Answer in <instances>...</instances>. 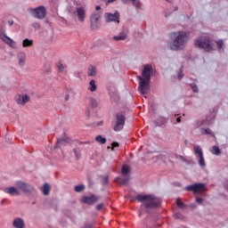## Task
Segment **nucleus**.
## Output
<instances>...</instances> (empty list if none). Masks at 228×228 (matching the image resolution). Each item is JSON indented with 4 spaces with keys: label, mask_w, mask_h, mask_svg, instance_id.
<instances>
[{
    "label": "nucleus",
    "mask_w": 228,
    "mask_h": 228,
    "mask_svg": "<svg viewBox=\"0 0 228 228\" xmlns=\"http://www.w3.org/2000/svg\"><path fill=\"white\" fill-rule=\"evenodd\" d=\"M9 26H13V21H8Z\"/></svg>",
    "instance_id": "nucleus-54"
},
{
    "label": "nucleus",
    "mask_w": 228,
    "mask_h": 228,
    "mask_svg": "<svg viewBox=\"0 0 228 228\" xmlns=\"http://www.w3.org/2000/svg\"><path fill=\"white\" fill-rule=\"evenodd\" d=\"M176 206H177L178 208H180V209H184V208H185L184 203H183V201H180V200H177V201H176Z\"/></svg>",
    "instance_id": "nucleus-40"
},
{
    "label": "nucleus",
    "mask_w": 228,
    "mask_h": 228,
    "mask_svg": "<svg viewBox=\"0 0 228 228\" xmlns=\"http://www.w3.org/2000/svg\"><path fill=\"white\" fill-rule=\"evenodd\" d=\"M194 45L198 49H203L206 53H211L213 51V41L208 36L200 37L195 40Z\"/></svg>",
    "instance_id": "nucleus-3"
},
{
    "label": "nucleus",
    "mask_w": 228,
    "mask_h": 228,
    "mask_svg": "<svg viewBox=\"0 0 228 228\" xmlns=\"http://www.w3.org/2000/svg\"><path fill=\"white\" fill-rule=\"evenodd\" d=\"M211 152L214 154V156H220L222 154V151L218 146H213Z\"/></svg>",
    "instance_id": "nucleus-28"
},
{
    "label": "nucleus",
    "mask_w": 228,
    "mask_h": 228,
    "mask_svg": "<svg viewBox=\"0 0 228 228\" xmlns=\"http://www.w3.org/2000/svg\"><path fill=\"white\" fill-rule=\"evenodd\" d=\"M124 126H126V117L122 114L116 115V123L113 127L116 133H118L124 129Z\"/></svg>",
    "instance_id": "nucleus-7"
},
{
    "label": "nucleus",
    "mask_w": 228,
    "mask_h": 228,
    "mask_svg": "<svg viewBox=\"0 0 228 228\" xmlns=\"http://www.w3.org/2000/svg\"><path fill=\"white\" fill-rule=\"evenodd\" d=\"M102 1H105V4L108 3V0H102Z\"/></svg>",
    "instance_id": "nucleus-60"
},
{
    "label": "nucleus",
    "mask_w": 228,
    "mask_h": 228,
    "mask_svg": "<svg viewBox=\"0 0 228 228\" xmlns=\"http://www.w3.org/2000/svg\"><path fill=\"white\" fill-rule=\"evenodd\" d=\"M176 122H177L178 124H180V122H181V117H179V118H176Z\"/></svg>",
    "instance_id": "nucleus-52"
},
{
    "label": "nucleus",
    "mask_w": 228,
    "mask_h": 228,
    "mask_svg": "<svg viewBox=\"0 0 228 228\" xmlns=\"http://www.w3.org/2000/svg\"><path fill=\"white\" fill-rule=\"evenodd\" d=\"M87 76L89 77H94V76H97V68L94 65H90L87 69Z\"/></svg>",
    "instance_id": "nucleus-21"
},
{
    "label": "nucleus",
    "mask_w": 228,
    "mask_h": 228,
    "mask_svg": "<svg viewBox=\"0 0 228 228\" xmlns=\"http://www.w3.org/2000/svg\"><path fill=\"white\" fill-rule=\"evenodd\" d=\"M177 10H179V7L175 6V12H177Z\"/></svg>",
    "instance_id": "nucleus-55"
},
{
    "label": "nucleus",
    "mask_w": 228,
    "mask_h": 228,
    "mask_svg": "<svg viewBox=\"0 0 228 228\" xmlns=\"http://www.w3.org/2000/svg\"><path fill=\"white\" fill-rule=\"evenodd\" d=\"M57 69L59 72H63L65 70V67H63V64H61V62H59L57 64Z\"/></svg>",
    "instance_id": "nucleus-38"
},
{
    "label": "nucleus",
    "mask_w": 228,
    "mask_h": 228,
    "mask_svg": "<svg viewBox=\"0 0 228 228\" xmlns=\"http://www.w3.org/2000/svg\"><path fill=\"white\" fill-rule=\"evenodd\" d=\"M101 28V13L94 12L91 15V29L97 30Z\"/></svg>",
    "instance_id": "nucleus-8"
},
{
    "label": "nucleus",
    "mask_w": 228,
    "mask_h": 228,
    "mask_svg": "<svg viewBox=\"0 0 228 228\" xmlns=\"http://www.w3.org/2000/svg\"><path fill=\"white\" fill-rule=\"evenodd\" d=\"M144 98L147 99V96L144 95Z\"/></svg>",
    "instance_id": "nucleus-61"
},
{
    "label": "nucleus",
    "mask_w": 228,
    "mask_h": 228,
    "mask_svg": "<svg viewBox=\"0 0 228 228\" xmlns=\"http://www.w3.org/2000/svg\"><path fill=\"white\" fill-rule=\"evenodd\" d=\"M15 101L17 104H20L21 106H25L26 103L29 102L31 101V98L28 94H18L15 97Z\"/></svg>",
    "instance_id": "nucleus-15"
},
{
    "label": "nucleus",
    "mask_w": 228,
    "mask_h": 228,
    "mask_svg": "<svg viewBox=\"0 0 228 228\" xmlns=\"http://www.w3.org/2000/svg\"><path fill=\"white\" fill-rule=\"evenodd\" d=\"M203 201L204 200L202 198H199V197L196 198L197 204H202Z\"/></svg>",
    "instance_id": "nucleus-46"
},
{
    "label": "nucleus",
    "mask_w": 228,
    "mask_h": 228,
    "mask_svg": "<svg viewBox=\"0 0 228 228\" xmlns=\"http://www.w3.org/2000/svg\"><path fill=\"white\" fill-rule=\"evenodd\" d=\"M174 218H175V220H183L184 216L181 213H175Z\"/></svg>",
    "instance_id": "nucleus-37"
},
{
    "label": "nucleus",
    "mask_w": 228,
    "mask_h": 228,
    "mask_svg": "<svg viewBox=\"0 0 228 228\" xmlns=\"http://www.w3.org/2000/svg\"><path fill=\"white\" fill-rule=\"evenodd\" d=\"M110 99H111V101H114V102H118L120 97L118 96V94H117V93H110Z\"/></svg>",
    "instance_id": "nucleus-32"
},
{
    "label": "nucleus",
    "mask_w": 228,
    "mask_h": 228,
    "mask_svg": "<svg viewBox=\"0 0 228 228\" xmlns=\"http://www.w3.org/2000/svg\"><path fill=\"white\" fill-rule=\"evenodd\" d=\"M64 99L65 101H69L70 99V94H67Z\"/></svg>",
    "instance_id": "nucleus-47"
},
{
    "label": "nucleus",
    "mask_w": 228,
    "mask_h": 228,
    "mask_svg": "<svg viewBox=\"0 0 228 228\" xmlns=\"http://www.w3.org/2000/svg\"><path fill=\"white\" fill-rule=\"evenodd\" d=\"M206 188L204 183H195L185 187L187 191H194L195 193H199V191H202Z\"/></svg>",
    "instance_id": "nucleus-13"
},
{
    "label": "nucleus",
    "mask_w": 228,
    "mask_h": 228,
    "mask_svg": "<svg viewBox=\"0 0 228 228\" xmlns=\"http://www.w3.org/2000/svg\"><path fill=\"white\" fill-rule=\"evenodd\" d=\"M173 43L169 45L171 51H181L188 42V34L184 31L172 32Z\"/></svg>",
    "instance_id": "nucleus-2"
},
{
    "label": "nucleus",
    "mask_w": 228,
    "mask_h": 228,
    "mask_svg": "<svg viewBox=\"0 0 228 228\" xmlns=\"http://www.w3.org/2000/svg\"><path fill=\"white\" fill-rule=\"evenodd\" d=\"M102 208H104V204H102V203H100L96 206L97 211H101V209H102Z\"/></svg>",
    "instance_id": "nucleus-45"
},
{
    "label": "nucleus",
    "mask_w": 228,
    "mask_h": 228,
    "mask_svg": "<svg viewBox=\"0 0 228 228\" xmlns=\"http://www.w3.org/2000/svg\"><path fill=\"white\" fill-rule=\"evenodd\" d=\"M194 154L199 157L198 163L201 168H206V160L204 159V153L200 146L194 147Z\"/></svg>",
    "instance_id": "nucleus-10"
},
{
    "label": "nucleus",
    "mask_w": 228,
    "mask_h": 228,
    "mask_svg": "<svg viewBox=\"0 0 228 228\" xmlns=\"http://www.w3.org/2000/svg\"><path fill=\"white\" fill-rule=\"evenodd\" d=\"M16 187L18 188V190L23 191V193H32V191L35 190V188H33L31 184L24 183L22 181L16 182Z\"/></svg>",
    "instance_id": "nucleus-9"
},
{
    "label": "nucleus",
    "mask_w": 228,
    "mask_h": 228,
    "mask_svg": "<svg viewBox=\"0 0 228 228\" xmlns=\"http://www.w3.org/2000/svg\"><path fill=\"white\" fill-rule=\"evenodd\" d=\"M50 191H51V185H49V183H45L43 186L44 195H49Z\"/></svg>",
    "instance_id": "nucleus-30"
},
{
    "label": "nucleus",
    "mask_w": 228,
    "mask_h": 228,
    "mask_svg": "<svg viewBox=\"0 0 228 228\" xmlns=\"http://www.w3.org/2000/svg\"><path fill=\"white\" fill-rule=\"evenodd\" d=\"M179 159H183V156H179Z\"/></svg>",
    "instance_id": "nucleus-59"
},
{
    "label": "nucleus",
    "mask_w": 228,
    "mask_h": 228,
    "mask_svg": "<svg viewBox=\"0 0 228 228\" xmlns=\"http://www.w3.org/2000/svg\"><path fill=\"white\" fill-rule=\"evenodd\" d=\"M0 38L4 44L10 45L12 49H17V43L12 39V37H8L4 31L0 32Z\"/></svg>",
    "instance_id": "nucleus-11"
},
{
    "label": "nucleus",
    "mask_w": 228,
    "mask_h": 228,
    "mask_svg": "<svg viewBox=\"0 0 228 228\" xmlns=\"http://www.w3.org/2000/svg\"><path fill=\"white\" fill-rule=\"evenodd\" d=\"M127 39V34L126 32H120L118 36L113 37V40L116 42H121Z\"/></svg>",
    "instance_id": "nucleus-23"
},
{
    "label": "nucleus",
    "mask_w": 228,
    "mask_h": 228,
    "mask_svg": "<svg viewBox=\"0 0 228 228\" xmlns=\"http://www.w3.org/2000/svg\"><path fill=\"white\" fill-rule=\"evenodd\" d=\"M151 74H152V65H145L142 71V77L151 81Z\"/></svg>",
    "instance_id": "nucleus-16"
},
{
    "label": "nucleus",
    "mask_w": 228,
    "mask_h": 228,
    "mask_svg": "<svg viewBox=\"0 0 228 228\" xmlns=\"http://www.w3.org/2000/svg\"><path fill=\"white\" fill-rule=\"evenodd\" d=\"M1 204H4V200H2Z\"/></svg>",
    "instance_id": "nucleus-58"
},
{
    "label": "nucleus",
    "mask_w": 228,
    "mask_h": 228,
    "mask_svg": "<svg viewBox=\"0 0 228 228\" xmlns=\"http://www.w3.org/2000/svg\"><path fill=\"white\" fill-rule=\"evenodd\" d=\"M123 3H131L136 10H140L142 8V2L140 0H122Z\"/></svg>",
    "instance_id": "nucleus-20"
},
{
    "label": "nucleus",
    "mask_w": 228,
    "mask_h": 228,
    "mask_svg": "<svg viewBox=\"0 0 228 228\" xmlns=\"http://www.w3.org/2000/svg\"><path fill=\"white\" fill-rule=\"evenodd\" d=\"M115 181H116V183L120 184V186H122V185H126V184H127V183H129V177H125V178L117 177V178H115Z\"/></svg>",
    "instance_id": "nucleus-24"
},
{
    "label": "nucleus",
    "mask_w": 228,
    "mask_h": 228,
    "mask_svg": "<svg viewBox=\"0 0 228 228\" xmlns=\"http://www.w3.org/2000/svg\"><path fill=\"white\" fill-rule=\"evenodd\" d=\"M65 143H66L65 139H58L55 145V149L61 147V145H65Z\"/></svg>",
    "instance_id": "nucleus-35"
},
{
    "label": "nucleus",
    "mask_w": 228,
    "mask_h": 228,
    "mask_svg": "<svg viewBox=\"0 0 228 228\" xmlns=\"http://www.w3.org/2000/svg\"><path fill=\"white\" fill-rule=\"evenodd\" d=\"M73 152L75 154L76 159H79V158H81V153H79V151H77V150L74 149Z\"/></svg>",
    "instance_id": "nucleus-42"
},
{
    "label": "nucleus",
    "mask_w": 228,
    "mask_h": 228,
    "mask_svg": "<svg viewBox=\"0 0 228 228\" xmlns=\"http://www.w3.org/2000/svg\"><path fill=\"white\" fill-rule=\"evenodd\" d=\"M216 44L218 49H222V47L224 46V41L222 39L216 41Z\"/></svg>",
    "instance_id": "nucleus-41"
},
{
    "label": "nucleus",
    "mask_w": 228,
    "mask_h": 228,
    "mask_svg": "<svg viewBox=\"0 0 228 228\" xmlns=\"http://www.w3.org/2000/svg\"><path fill=\"white\" fill-rule=\"evenodd\" d=\"M76 13L77 20L79 22H85V19H86V9H85L83 6L77 7L76 9Z\"/></svg>",
    "instance_id": "nucleus-14"
},
{
    "label": "nucleus",
    "mask_w": 228,
    "mask_h": 228,
    "mask_svg": "<svg viewBox=\"0 0 228 228\" xmlns=\"http://www.w3.org/2000/svg\"><path fill=\"white\" fill-rule=\"evenodd\" d=\"M167 3H172L173 0H166Z\"/></svg>",
    "instance_id": "nucleus-57"
},
{
    "label": "nucleus",
    "mask_w": 228,
    "mask_h": 228,
    "mask_svg": "<svg viewBox=\"0 0 228 228\" xmlns=\"http://www.w3.org/2000/svg\"><path fill=\"white\" fill-rule=\"evenodd\" d=\"M112 146H113V147H118V142H113V143H112Z\"/></svg>",
    "instance_id": "nucleus-50"
},
{
    "label": "nucleus",
    "mask_w": 228,
    "mask_h": 228,
    "mask_svg": "<svg viewBox=\"0 0 228 228\" xmlns=\"http://www.w3.org/2000/svg\"><path fill=\"white\" fill-rule=\"evenodd\" d=\"M17 59L20 67H24V65H26V53L24 52H20L17 55Z\"/></svg>",
    "instance_id": "nucleus-18"
},
{
    "label": "nucleus",
    "mask_w": 228,
    "mask_h": 228,
    "mask_svg": "<svg viewBox=\"0 0 228 228\" xmlns=\"http://www.w3.org/2000/svg\"><path fill=\"white\" fill-rule=\"evenodd\" d=\"M86 115L87 118H90V110H86Z\"/></svg>",
    "instance_id": "nucleus-48"
},
{
    "label": "nucleus",
    "mask_w": 228,
    "mask_h": 228,
    "mask_svg": "<svg viewBox=\"0 0 228 228\" xmlns=\"http://www.w3.org/2000/svg\"><path fill=\"white\" fill-rule=\"evenodd\" d=\"M32 27L35 28V29H40V23L38 22H34L32 24Z\"/></svg>",
    "instance_id": "nucleus-43"
},
{
    "label": "nucleus",
    "mask_w": 228,
    "mask_h": 228,
    "mask_svg": "<svg viewBox=\"0 0 228 228\" xmlns=\"http://www.w3.org/2000/svg\"><path fill=\"white\" fill-rule=\"evenodd\" d=\"M95 140L98 143H102V145H104L107 142L106 137H102V135L96 136Z\"/></svg>",
    "instance_id": "nucleus-31"
},
{
    "label": "nucleus",
    "mask_w": 228,
    "mask_h": 228,
    "mask_svg": "<svg viewBox=\"0 0 228 228\" xmlns=\"http://www.w3.org/2000/svg\"><path fill=\"white\" fill-rule=\"evenodd\" d=\"M33 46V40L31 39H24L22 42V47H31Z\"/></svg>",
    "instance_id": "nucleus-29"
},
{
    "label": "nucleus",
    "mask_w": 228,
    "mask_h": 228,
    "mask_svg": "<svg viewBox=\"0 0 228 228\" xmlns=\"http://www.w3.org/2000/svg\"><path fill=\"white\" fill-rule=\"evenodd\" d=\"M12 225L14 228H24L26 224H24V219L20 217H17L13 220Z\"/></svg>",
    "instance_id": "nucleus-19"
},
{
    "label": "nucleus",
    "mask_w": 228,
    "mask_h": 228,
    "mask_svg": "<svg viewBox=\"0 0 228 228\" xmlns=\"http://www.w3.org/2000/svg\"><path fill=\"white\" fill-rule=\"evenodd\" d=\"M167 123H168V118H165V117H159L156 120V126H158L159 127H161V126H167Z\"/></svg>",
    "instance_id": "nucleus-22"
},
{
    "label": "nucleus",
    "mask_w": 228,
    "mask_h": 228,
    "mask_svg": "<svg viewBox=\"0 0 228 228\" xmlns=\"http://www.w3.org/2000/svg\"><path fill=\"white\" fill-rule=\"evenodd\" d=\"M89 104L91 106V108H93V110H95V108H97V106H99V102H97V100H95V98H89Z\"/></svg>",
    "instance_id": "nucleus-27"
},
{
    "label": "nucleus",
    "mask_w": 228,
    "mask_h": 228,
    "mask_svg": "<svg viewBox=\"0 0 228 228\" xmlns=\"http://www.w3.org/2000/svg\"><path fill=\"white\" fill-rule=\"evenodd\" d=\"M204 126V121L198 122V126Z\"/></svg>",
    "instance_id": "nucleus-51"
},
{
    "label": "nucleus",
    "mask_w": 228,
    "mask_h": 228,
    "mask_svg": "<svg viewBox=\"0 0 228 228\" xmlns=\"http://www.w3.org/2000/svg\"><path fill=\"white\" fill-rule=\"evenodd\" d=\"M137 79L139 80L138 90L140 94L147 95V93L151 90V80L145 79L142 76H137Z\"/></svg>",
    "instance_id": "nucleus-4"
},
{
    "label": "nucleus",
    "mask_w": 228,
    "mask_h": 228,
    "mask_svg": "<svg viewBox=\"0 0 228 228\" xmlns=\"http://www.w3.org/2000/svg\"><path fill=\"white\" fill-rule=\"evenodd\" d=\"M83 143H86V145H88V143H90L89 141L84 142Z\"/></svg>",
    "instance_id": "nucleus-56"
},
{
    "label": "nucleus",
    "mask_w": 228,
    "mask_h": 228,
    "mask_svg": "<svg viewBox=\"0 0 228 228\" xmlns=\"http://www.w3.org/2000/svg\"><path fill=\"white\" fill-rule=\"evenodd\" d=\"M200 133H201V134H209L211 133V129H209V128H207V129L201 128Z\"/></svg>",
    "instance_id": "nucleus-39"
},
{
    "label": "nucleus",
    "mask_w": 228,
    "mask_h": 228,
    "mask_svg": "<svg viewBox=\"0 0 228 228\" xmlns=\"http://www.w3.org/2000/svg\"><path fill=\"white\" fill-rule=\"evenodd\" d=\"M95 10H97V11L101 10V5H97V6L95 7Z\"/></svg>",
    "instance_id": "nucleus-53"
},
{
    "label": "nucleus",
    "mask_w": 228,
    "mask_h": 228,
    "mask_svg": "<svg viewBox=\"0 0 228 228\" xmlns=\"http://www.w3.org/2000/svg\"><path fill=\"white\" fill-rule=\"evenodd\" d=\"M191 88L194 92V94L199 93V87L197 86V84L195 83L191 84Z\"/></svg>",
    "instance_id": "nucleus-36"
},
{
    "label": "nucleus",
    "mask_w": 228,
    "mask_h": 228,
    "mask_svg": "<svg viewBox=\"0 0 228 228\" xmlns=\"http://www.w3.org/2000/svg\"><path fill=\"white\" fill-rule=\"evenodd\" d=\"M135 200L138 202H142V208L145 209H158L161 206V199L153 194H138Z\"/></svg>",
    "instance_id": "nucleus-1"
},
{
    "label": "nucleus",
    "mask_w": 228,
    "mask_h": 228,
    "mask_svg": "<svg viewBox=\"0 0 228 228\" xmlns=\"http://www.w3.org/2000/svg\"><path fill=\"white\" fill-rule=\"evenodd\" d=\"M88 90H89L90 92H96V91H97V85H95V81H94V79H92V80L89 82Z\"/></svg>",
    "instance_id": "nucleus-26"
},
{
    "label": "nucleus",
    "mask_w": 228,
    "mask_h": 228,
    "mask_svg": "<svg viewBox=\"0 0 228 228\" xmlns=\"http://www.w3.org/2000/svg\"><path fill=\"white\" fill-rule=\"evenodd\" d=\"M99 200V197L95 194H92L91 196H83L81 198V202L83 204H87L88 206H92L93 204H95Z\"/></svg>",
    "instance_id": "nucleus-12"
},
{
    "label": "nucleus",
    "mask_w": 228,
    "mask_h": 228,
    "mask_svg": "<svg viewBox=\"0 0 228 228\" xmlns=\"http://www.w3.org/2000/svg\"><path fill=\"white\" fill-rule=\"evenodd\" d=\"M108 181H110V177L108 175L101 177V183L102 184V186H106L108 184Z\"/></svg>",
    "instance_id": "nucleus-34"
},
{
    "label": "nucleus",
    "mask_w": 228,
    "mask_h": 228,
    "mask_svg": "<svg viewBox=\"0 0 228 228\" xmlns=\"http://www.w3.org/2000/svg\"><path fill=\"white\" fill-rule=\"evenodd\" d=\"M4 193H8L11 196H16L18 197V195H20V192L19 191V190H17V188L12 186V187H7L5 189H4Z\"/></svg>",
    "instance_id": "nucleus-17"
},
{
    "label": "nucleus",
    "mask_w": 228,
    "mask_h": 228,
    "mask_svg": "<svg viewBox=\"0 0 228 228\" xmlns=\"http://www.w3.org/2000/svg\"><path fill=\"white\" fill-rule=\"evenodd\" d=\"M28 12L35 17L36 19H45V15H47V9L45 6L40 5L35 9H29Z\"/></svg>",
    "instance_id": "nucleus-5"
},
{
    "label": "nucleus",
    "mask_w": 228,
    "mask_h": 228,
    "mask_svg": "<svg viewBox=\"0 0 228 228\" xmlns=\"http://www.w3.org/2000/svg\"><path fill=\"white\" fill-rule=\"evenodd\" d=\"M104 19L107 24L111 22H114V24H120V12H118V11H115L114 12H106Z\"/></svg>",
    "instance_id": "nucleus-6"
},
{
    "label": "nucleus",
    "mask_w": 228,
    "mask_h": 228,
    "mask_svg": "<svg viewBox=\"0 0 228 228\" xmlns=\"http://www.w3.org/2000/svg\"><path fill=\"white\" fill-rule=\"evenodd\" d=\"M83 190H85V184H78L74 187V191H76V193H80Z\"/></svg>",
    "instance_id": "nucleus-33"
},
{
    "label": "nucleus",
    "mask_w": 228,
    "mask_h": 228,
    "mask_svg": "<svg viewBox=\"0 0 228 228\" xmlns=\"http://www.w3.org/2000/svg\"><path fill=\"white\" fill-rule=\"evenodd\" d=\"M115 0H107L106 5H108L110 3H114Z\"/></svg>",
    "instance_id": "nucleus-49"
},
{
    "label": "nucleus",
    "mask_w": 228,
    "mask_h": 228,
    "mask_svg": "<svg viewBox=\"0 0 228 228\" xmlns=\"http://www.w3.org/2000/svg\"><path fill=\"white\" fill-rule=\"evenodd\" d=\"M129 172H131V169L127 167V165H124L121 168L122 175L127 177V175H129Z\"/></svg>",
    "instance_id": "nucleus-25"
},
{
    "label": "nucleus",
    "mask_w": 228,
    "mask_h": 228,
    "mask_svg": "<svg viewBox=\"0 0 228 228\" xmlns=\"http://www.w3.org/2000/svg\"><path fill=\"white\" fill-rule=\"evenodd\" d=\"M184 77V73H183V69H180L178 72V79H183Z\"/></svg>",
    "instance_id": "nucleus-44"
}]
</instances>
